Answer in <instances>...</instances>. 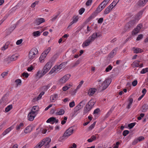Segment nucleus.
<instances>
[{
  "mask_svg": "<svg viewBox=\"0 0 148 148\" xmlns=\"http://www.w3.org/2000/svg\"><path fill=\"white\" fill-rule=\"evenodd\" d=\"M52 66V63L51 62H48L44 66L42 71H38L36 75L39 78L42 77L45 75L50 69Z\"/></svg>",
  "mask_w": 148,
  "mask_h": 148,
  "instance_id": "obj_1",
  "label": "nucleus"
},
{
  "mask_svg": "<svg viewBox=\"0 0 148 148\" xmlns=\"http://www.w3.org/2000/svg\"><path fill=\"white\" fill-rule=\"evenodd\" d=\"M74 129L72 127H69L64 134L63 136L60 137L58 141L60 142H62L63 140L66 139L68 136L71 135L73 133Z\"/></svg>",
  "mask_w": 148,
  "mask_h": 148,
  "instance_id": "obj_2",
  "label": "nucleus"
},
{
  "mask_svg": "<svg viewBox=\"0 0 148 148\" xmlns=\"http://www.w3.org/2000/svg\"><path fill=\"white\" fill-rule=\"evenodd\" d=\"M95 104V102L92 100L90 101L86 105L83 110V115H85L89 112Z\"/></svg>",
  "mask_w": 148,
  "mask_h": 148,
  "instance_id": "obj_3",
  "label": "nucleus"
},
{
  "mask_svg": "<svg viewBox=\"0 0 148 148\" xmlns=\"http://www.w3.org/2000/svg\"><path fill=\"white\" fill-rule=\"evenodd\" d=\"M38 53L37 49L35 48H32L29 51L28 54V58L32 60L35 58Z\"/></svg>",
  "mask_w": 148,
  "mask_h": 148,
  "instance_id": "obj_4",
  "label": "nucleus"
},
{
  "mask_svg": "<svg viewBox=\"0 0 148 148\" xmlns=\"http://www.w3.org/2000/svg\"><path fill=\"white\" fill-rule=\"evenodd\" d=\"M135 23V21L132 20L130 21L125 26L124 29L125 32L129 30L132 28Z\"/></svg>",
  "mask_w": 148,
  "mask_h": 148,
  "instance_id": "obj_5",
  "label": "nucleus"
},
{
  "mask_svg": "<svg viewBox=\"0 0 148 148\" xmlns=\"http://www.w3.org/2000/svg\"><path fill=\"white\" fill-rule=\"evenodd\" d=\"M38 111V110L35 111H32V110L28 114L27 116L28 120L30 121H33L36 116L35 113Z\"/></svg>",
  "mask_w": 148,
  "mask_h": 148,
  "instance_id": "obj_6",
  "label": "nucleus"
},
{
  "mask_svg": "<svg viewBox=\"0 0 148 148\" xmlns=\"http://www.w3.org/2000/svg\"><path fill=\"white\" fill-rule=\"evenodd\" d=\"M101 11L97 8L96 10L93 12L91 15L88 18L85 22L86 23L88 22L91 20L95 16H96L98 13Z\"/></svg>",
  "mask_w": 148,
  "mask_h": 148,
  "instance_id": "obj_7",
  "label": "nucleus"
},
{
  "mask_svg": "<svg viewBox=\"0 0 148 148\" xmlns=\"http://www.w3.org/2000/svg\"><path fill=\"white\" fill-rule=\"evenodd\" d=\"M110 0H104L102 2L97 8L101 11L106 6Z\"/></svg>",
  "mask_w": 148,
  "mask_h": 148,
  "instance_id": "obj_8",
  "label": "nucleus"
},
{
  "mask_svg": "<svg viewBox=\"0 0 148 148\" xmlns=\"http://www.w3.org/2000/svg\"><path fill=\"white\" fill-rule=\"evenodd\" d=\"M71 75L69 74L64 75L59 80V82L61 84H64L69 79Z\"/></svg>",
  "mask_w": 148,
  "mask_h": 148,
  "instance_id": "obj_9",
  "label": "nucleus"
},
{
  "mask_svg": "<svg viewBox=\"0 0 148 148\" xmlns=\"http://www.w3.org/2000/svg\"><path fill=\"white\" fill-rule=\"evenodd\" d=\"M110 84L109 79H106L102 84V90H105L108 87Z\"/></svg>",
  "mask_w": 148,
  "mask_h": 148,
  "instance_id": "obj_10",
  "label": "nucleus"
},
{
  "mask_svg": "<svg viewBox=\"0 0 148 148\" xmlns=\"http://www.w3.org/2000/svg\"><path fill=\"white\" fill-rule=\"evenodd\" d=\"M67 62H64L62 63L59 65H55L56 66V70H57V72L59 73L60 71V69H62L64 68L65 65L67 64Z\"/></svg>",
  "mask_w": 148,
  "mask_h": 148,
  "instance_id": "obj_11",
  "label": "nucleus"
},
{
  "mask_svg": "<svg viewBox=\"0 0 148 148\" xmlns=\"http://www.w3.org/2000/svg\"><path fill=\"white\" fill-rule=\"evenodd\" d=\"M51 141V139L50 138H46L42 140L40 142L43 146L44 145L49 144Z\"/></svg>",
  "mask_w": 148,
  "mask_h": 148,
  "instance_id": "obj_12",
  "label": "nucleus"
},
{
  "mask_svg": "<svg viewBox=\"0 0 148 148\" xmlns=\"http://www.w3.org/2000/svg\"><path fill=\"white\" fill-rule=\"evenodd\" d=\"M92 41L89 38L85 41L82 44V46L84 48L89 45L92 42Z\"/></svg>",
  "mask_w": 148,
  "mask_h": 148,
  "instance_id": "obj_13",
  "label": "nucleus"
},
{
  "mask_svg": "<svg viewBox=\"0 0 148 148\" xmlns=\"http://www.w3.org/2000/svg\"><path fill=\"white\" fill-rule=\"evenodd\" d=\"M16 27L15 24L12 25L6 31V33L7 35H10L12 32L15 29Z\"/></svg>",
  "mask_w": 148,
  "mask_h": 148,
  "instance_id": "obj_14",
  "label": "nucleus"
},
{
  "mask_svg": "<svg viewBox=\"0 0 148 148\" xmlns=\"http://www.w3.org/2000/svg\"><path fill=\"white\" fill-rule=\"evenodd\" d=\"M45 22V20L44 18H37L34 21V23L37 25H39L41 23Z\"/></svg>",
  "mask_w": 148,
  "mask_h": 148,
  "instance_id": "obj_15",
  "label": "nucleus"
},
{
  "mask_svg": "<svg viewBox=\"0 0 148 148\" xmlns=\"http://www.w3.org/2000/svg\"><path fill=\"white\" fill-rule=\"evenodd\" d=\"M142 27V24H139L136 28L134 30V34L135 35L139 32V31Z\"/></svg>",
  "mask_w": 148,
  "mask_h": 148,
  "instance_id": "obj_16",
  "label": "nucleus"
},
{
  "mask_svg": "<svg viewBox=\"0 0 148 148\" xmlns=\"http://www.w3.org/2000/svg\"><path fill=\"white\" fill-rule=\"evenodd\" d=\"M5 96L6 95H4L0 100V106L4 105L7 102V100L5 98Z\"/></svg>",
  "mask_w": 148,
  "mask_h": 148,
  "instance_id": "obj_17",
  "label": "nucleus"
},
{
  "mask_svg": "<svg viewBox=\"0 0 148 148\" xmlns=\"http://www.w3.org/2000/svg\"><path fill=\"white\" fill-rule=\"evenodd\" d=\"M132 49L134 53H135L137 54L138 53H141L143 52V49L133 47Z\"/></svg>",
  "mask_w": 148,
  "mask_h": 148,
  "instance_id": "obj_18",
  "label": "nucleus"
},
{
  "mask_svg": "<svg viewBox=\"0 0 148 148\" xmlns=\"http://www.w3.org/2000/svg\"><path fill=\"white\" fill-rule=\"evenodd\" d=\"M78 18L77 16H74L73 17V21L70 23L69 26L68 27V28L72 25L74 23H76L78 21Z\"/></svg>",
  "mask_w": 148,
  "mask_h": 148,
  "instance_id": "obj_19",
  "label": "nucleus"
},
{
  "mask_svg": "<svg viewBox=\"0 0 148 148\" xmlns=\"http://www.w3.org/2000/svg\"><path fill=\"white\" fill-rule=\"evenodd\" d=\"M140 62V61L138 60L134 61L131 64L132 66L134 68L139 67V63Z\"/></svg>",
  "mask_w": 148,
  "mask_h": 148,
  "instance_id": "obj_20",
  "label": "nucleus"
},
{
  "mask_svg": "<svg viewBox=\"0 0 148 148\" xmlns=\"http://www.w3.org/2000/svg\"><path fill=\"white\" fill-rule=\"evenodd\" d=\"M148 1V0H140L138 4L139 6H143Z\"/></svg>",
  "mask_w": 148,
  "mask_h": 148,
  "instance_id": "obj_21",
  "label": "nucleus"
},
{
  "mask_svg": "<svg viewBox=\"0 0 148 148\" xmlns=\"http://www.w3.org/2000/svg\"><path fill=\"white\" fill-rule=\"evenodd\" d=\"M97 89L95 88H91L88 91V95L90 96H92L95 93Z\"/></svg>",
  "mask_w": 148,
  "mask_h": 148,
  "instance_id": "obj_22",
  "label": "nucleus"
},
{
  "mask_svg": "<svg viewBox=\"0 0 148 148\" xmlns=\"http://www.w3.org/2000/svg\"><path fill=\"white\" fill-rule=\"evenodd\" d=\"M32 127L31 125L27 126L24 130V132L26 134L30 132L32 130Z\"/></svg>",
  "mask_w": 148,
  "mask_h": 148,
  "instance_id": "obj_23",
  "label": "nucleus"
},
{
  "mask_svg": "<svg viewBox=\"0 0 148 148\" xmlns=\"http://www.w3.org/2000/svg\"><path fill=\"white\" fill-rule=\"evenodd\" d=\"M148 108V105L147 104H144L141 108L142 112H145Z\"/></svg>",
  "mask_w": 148,
  "mask_h": 148,
  "instance_id": "obj_24",
  "label": "nucleus"
},
{
  "mask_svg": "<svg viewBox=\"0 0 148 148\" xmlns=\"http://www.w3.org/2000/svg\"><path fill=\"white\" fill-rule=\"evenodd\" d=\"M98 36L97 33H94L91 36L88 38L92 41H94L95 39Z\"/></svg>",
  "mask_w": 148,
  "mask_h": 148,
  "instance_id": "obj_25",
  "label": "nucleus"
},
{
  "mask_svg": "<svg viewBox=\"0 0 148 148\" xmlns=\"http://www.w3.org/2000/svg\"><path fill=\"white\" fill-rule=\"evenodd\" d=\"M45 93L44 92H41L40 94L39 95L38 97L37 98H34L33 99V101H37L41 99L42 96Z\"/></svg>",
  "mask_w": 148,
  "mask_h": 148,
  "instance_id": "obj_26",
  "label": "nucleus"
},
{
  "mask_svg": "<svg viewBox=\"0 0 148 148\" xmlns=\"http://www.w3.org/2000/svg\"><path fill=\"white\" fill-rule=\"evenodd\" d=\"M144 10H142L140 11L137 14H136V16H135V19L138 20L139 19V18L141 17L142 15L143 14V12Z\"/></svg>",
  "mask_w": 148,
  "mask_h": 148,
  "instance_id": "obj_27",
  "label": "nucleus"
},
{
  "mask_svg": "<svg viewBox=\"0 0 148 148\" xmlns=\"http://www.w3.org/2000/svg\"><path fill=\"white\" fill-rule=\"evenodd\" d=\"M47 56L45 55L44 53H42L40 56L39 60L41 63L42 62L44 59Z\"/></svg>",
  "mask_w": 148,
  "mask_h": 148,
  "instance_id": "obj_28",
  "label": "nucleus"
},
{
  "mask_svg": "<svg viewBox=\"0 0 148 148\" xmlns=\"http://www.w3.org/2000/svg\"><path fill=\"white\" fill-rule=\"evenodd\" d=\"M82 108L81 107V105L79 103L74 108V112L75 113Z\"/></svg>",
  "mask_w": 148,
  "mask_h": 148,
  "instance_id": "obj_29",
  "label": "nucleus"
},
{
  "mask_svg": "<svg viewBox=\"0 0 148 148\" xmlns=\"http://www.w3.org/2000/svg\"><path fill=\"white\" fill-rule=\"evenodd\" d=\"M112 9V8H110V7H107L104 11L103 14H108Z\"/></svg>",
  "mask_w": 148,
  "mask_h": 148,
  "instance_id": "obj_30",
  "label": "nucleus"
},
{
  "mask_svg": "<svg viewBox=\"0 0 148 148\" xmlns=\"http://www.w3.org/2000/svg\"><path fill=\"white\" fill-rule=\"evenodd\" d=\"M56 119V118L54 117H51L47 121V123H50L52 124L54 123V121Z\"/></svg>",
  "mask_w": 148,
  "mask_h": 148,
  "instance_id": "obj_31",
  "label": "nucleus"
},
{
  "mask_svg": "<svg viewBox=\"0 0 148 148\" xmlns=\"http://www.w3.org/2000/svg\"><path fill=\"white\" fill-rule=\"evenodd\" d=\"M56 66H55L50 71L49 73V74H51L54 72H55L56 73H58L57 72V70H56Z\"/></svg>",
  "mask_w": 148,
  "mask_h": 148,
  "instance_id": "obj_32",
  "label": "nucleus"
},
{
  "mask_svg": "<svg viewBox=\"0 0 148 148\" xmlns=\"http://www.w3.org/2000/svg\"><path fill=\"white\" fill-rule=\"evenodd\" d=\"M114 49L112 50L109 54L108 57L110 58H112L116 54V53L114 52Z\"/></svg>",
  "mask_w": 148,
  "mask_h": 148,
  "instance_id": "obj_33",
  "label": "nucleus"
},
{
  "mask_svg": "<svg viewBox=\"0 0 148 148\" xmlns=\"http://www.w3.org/2000/svg\"><path fill=\"white\" fill-rule=\"evenodd\" d=\"M79 63V61L78 60H77L74 64L72 63L71 64V68L74 67L76 66Z\"/></svg>",
  "mask_w": 148,
  "mask_h": 148,
  "instance_id": "obj_34",
  "label": "nucleus"
},
{
  "mask_svg": "<svg viewBox=\"0 0 148 148\" xmlns=\"http://www.w3.org/2000/svg\"><path fill=\"white\" fill-rule=\"evenodd\" d=\"M24 124L23 123H21L18 125H17L16 127V129L17 130H19L22 127H23Z\"/></svg>",
  "mask_w": 148,
  "mask_h": 148,
  "instance_id": "obj_35",
  "label": "nucleus"
},
{
  "mask_svg": "<svg viewBox=\"0 0 148 148\" xmlns=\"http://www.w3.org/2000/svg\"><path fill=\"white\" fill-rule=\"evenodd\" d=\"M64 113V109H61L58 112H56V114L57 115H61L63 114Z\"/></svg>",
  "mask_w": 148,
  "mask_h": 148,
  "instance_id": "obj_36",
  "label": "nucleus"
},
{
  "mask_svg": "<svg viewBox=\"0 0 148 148\" xmlns=\"http://www.w3.org/2000/svg\"><path fill=\"white\" fill-rule=\"evenodd\" d=\"M58 95L57 94H56L50 97V100H52L51 102H53L56 100V98L58 97Z\"/></svg>",
  "mask_w": 148,
  "mask_h": 148,
  "instance_id": "obj_37",
  "label": "nucleus"
},
{
  "mask_svg": "<svg viewBox=\"0 0 148 148\" xmlns=\"http://www.w3.org/2000/svg\"><path fill=\"white\" fill-rule=\"evenodd\" d=\"M86 101L87 100L86 99H84L82 101L79 103L82 108H83L84 106L85 105Z\"/></svg>",
  "mask_w": 148,
  "mask_h": 148,
  "instance_id": "obj_38",
  "label": "nucleus"
},
{
  "mask_svg": "<svg viewBox=\"0 0 148 148\" xmlns=\"http://www.w3.org/2000/svg\"><path fill=\"white\" fill-rule=\"evenodd\" d=\"M12 108V105H10L7 106L5 108V111L6 112H8L10 111Z\"/></svg>",
  "mask_w": 148,
  "mask_h": 148,
  "instance_id": "obj_39",
  "label": "nucleus"
},
{
  "mask_svg": "<svg viewBox=\"0 0 148 148\" xmlns=\"http://www.w3.org/2000/svg\"><path fill=\"white\" fill-rule=\"evenodd\" d=\"M33 34L34 36H39L40 35V33L39 31H36L34 32Z\"/></svg>",
  "mask_w": 148,
  "mask_h": 148,
  "instance_id": "obj_40",
  "label": "nucleus"
},
{
  "mask_svg": "<svg viewBox=\"0 0 148 148\" xmlns=\"http://www.w3.org/2000/svg\"><path fill=\"white\" fill-rule=\"evenodd\" d=\"M51 49L50 47H49L47 48V49L45 50L43 53H44L45 55H46V56H47V54L50 51Z\"/></svg>",
  "mask_w": 148,
  "mask_h": 148,
  "instance_id": "obj_41",
  "label": "nucleus"
},
{
  "mask_svg": "<svg viewBox=\"0 0 148 148\" xmlns=\"http://www.w3.org/2000/svg\"><path fill=\"white\" fill-rule=\"evenodd\" d=\"M136 123V122H134L129 124L128 127L130 129H132L135 126Z\"/></svg>",
  "mask_w": 148,
  "mask_h": 148,
  "instance_id": "obj_42",
  "label": "nucleus"
},
{
  "mask_svg": "<svg viewBox=\"0 0 148 148\" xmlns=\"http://www.w3.org/2000/svg\"><path fill=\"white\" fill-rule=\"evenodd\" d=\"M9 130L10 129H8V128L6 129L2 134L3 136H4L5 135L9 133L10 132Z\"/></svg>",
  "mask_w": 148,
  "mask_h": 148,
  "instance_id": "obj_43",
  "label": "nucleus"
},
{
  "mask_svg": "<svg viewBox=\"0 0 148 148\" xmlns=\"http://www.w3.org/2000/svg\"><path fill=\"white\" fill-rule=\"evenodd\" d=\"M112 69V67L111 65H109L106 69V72H108L111 70Z\"/></svg>",
  "mask_w": 148,
  "mask_h": 148,
  "instance_id": "obj_44",
  "label": "nucleus"
},
{
  "mask_svg": "<svg viewBox=\"0 0 148 148\" xmlns=\"http://www.w3.org/2000/svg\"><path fill=\"white\" fill-rule=\"evenodd\" d=\"M92 1V0H88L86 3V5L87 6L90 5Z\"/></svg>",
  "mask_w": 148,
  "mask_h": 148,
  "instance_id": "obj_45",
  "label": "nucleus"
},
{
  "mask_svg": "<svg viewBox=\"0 0 148 148\" xmlns=\"http://www.w3.org/2000/svg\"><path fill=\"white\" fill-rule=\"evenodd\" d=\"M18 56L15 55H12L10 58V60L12 61L15 60L17 58Z\"/></svg>",
  "mask_w": 148,
  "mask_h": 148,
  "instance_id": "obj_46",
  "label": "nucleus"
},
{
  "mask_svg": "<svg viewBox=\"0 0 148 148\" xmlns=\"http://www.w3.org/2000/svg\"><path fill=\"white\" fill-rule=\"evenodd\" d=\"M85 9L84 8H82L79 10V13L80 15H82L84 12Z\"/></svg>",
  "mask_w": 148,
  "mask_h": 148,
  "instance_id": "obj_47",
  "label": "nucleus"
},
{
  "mask_svg": "<svg viewBox=\"0 0 148 148\" xmlns=\"http://www.w3.org/2000/svg\"><path fill=\"white\" fill-rule=\"evenodd\" d=\"M81 86L80 85H79L77 86L76 88L74 91H73L72 93H71L72 95H73L74 94L76 93L77 90L79 89L81 87Z\"/></svg>",
  "mask_w": 148,
  "mask_h": 148,
  "instance_id": "obj_48",
  "label": "nucleus"
},
{
  "mask_svg": "<svg viewBox=\"0 0 148 148\" xmlns=\"http://www.w3.org/2000/svg\"><path fill=\"white\" fill-rule=\"evenodd\" d=\"M129 133V131L127 130H125L123 132V135L124 136H126Z\"/></svg>",
  "mask_w": 148,
  "mask_h": 148,
  "instance_id": "obj_49",
  "label": "nucleus"
},
{
  "mask_svg": "<svg viewBox=\"0 0 148 148\" xmlns=\"http://www.w3.org/2000/svg\"><path fill=\"white\" fill-rule=\"evenodd\" d=\"M100 112V110L99 108H97L95 109L93 112V114H98Z\"/></svg>",
  "mask_w": 148,
  "mask_h": 148,
  "instance_id": "obj_50",
  "label": "nucleus"
},
{
  "mask_svg": "<svg viewBox=\"0 0 148 148\" xmlns=\"http://www.w3.org/2000/svg\"><path fill=\"white\" fill-rule=\"evenodd\" d=\"M139 141L138 140V139L136 138L133 141V142L132 143V145H136Z\"/></svg>",
  "mask_w": 148,
  "mask_h": 148,
  "instance_id": "obj_51",
  "label": "nucleus"
},
{
  "mask_svg": "<svg viewBox=\"0 0 148 148\" xmlns=\"http://www.w3.org/2000/svg\"><path fill=\"white\" fill-rule=\"evenodd\" d=\"M42 146L41 143L39 142L34 148H40Z\"/></svg>",
  "mask_w": 148,
  "mask_h": 148,
  "instance_id": "obj_52",
  "label": "nucleus"
},
{
  "mask_svg": "<svg viewBox=\"0 0 148 148\" xmlns=\"http://www.w3.org/2000/svg\"><path fill=\"white\" fill-rule=\"evenodd\" d=\"M69 107L70 108H73L75 106V103L74 101L70 102L69 104Z\"/></svg>",
  "mask_w": 148,
  "mask_h": 148,
  "instance_id": "obj_53",
  "label": "nucleus"
},
{
  "mask_svg": "<svg viewBox=\"0 0 148 148\" xmlns=\"http://www.w3.org/2000/svg\"><path fill=\"white\" fill-rule=\"evenodd\" d=\"M118 1L117 2H115V3H114L115 4V5H114L113 4V3H111V4H110L108 7H110V8H114L116 5V4L118 3Z\"/></svg>",
  "mask_w": 148,
  "mask_h": 148,
  "instance_id": "obj_54",
  "label": "nucleus"
},
{
  "mask_svg": "<svg viewBox=\"0 0 148 148\" xmlns=\"http://www.w3.org/2000/svg\"><path fill=\"white\" fill-rule=\"evenodd\" d=\"M15 82L16 83V84L18 86L21 83V80L20 79H17L15 81Z\"/></svg>",
  "mask_w": 148,
  "mask_h": 148,
  "instance_id": "obj_55",
  "label": "nucleus"
},
{
  "mask_svg": "<svg viewBox=\"0 0 148 148\" xmlns=\"http://www.w3.org/2000/svg\"><path fill=\"white\" fill-rule=\"evenodd\" d=\"M143 38V35L142 34H140L136 38V40H139L141 39H142Z\"/></svg>",
  "mask_w": 148,
  "mask_h": 148,
  "instance_id": "obj_56",
  "label": "nucleus"
},
{
  "mask_svg": "<svg viewBox=\"0 0 148 148\" xmlns=\"http://www.w3.org/2000/svg\"><path fill=\"white\" fill-rule=\"evenodd\" d=\"M8 74V71L6 72H3L1 74V76L3 78L5 76H7Z\"/></svg>",
  "mask_w": 148,
  "mask_h": 148,
  "instance_id": "obj_57",
  "label": "nucleus"
},
{
  "mask_svg": "<svg viewBox=\"0 0 148 148\" xmlns=\"http://www.w3.org/2000/svg\"><path fill=\"white\" fill-rule=\"evenodd\" d=\"M103 21V18H99L98 21V23L99 24L102 23Z\"/></svg>",
  "mask_w": 148,
  "mask_h": 148,
  "instance_id": "obj_58",
  "label": "nucleus"
},
{
  "mask_svg": "<svg viewBox=\"0 0 148 148\" xmlns=\"http://www.w3.org/2000/svg\"><path fill=\"white\" fill-rule=\"evenodd\" d=\"M132 84L133 86H136L137 84V80H134L132 82Z\"/></svg>",
  "mask_w": 148,
  "mask_h": 148,
  "instance_id": "obj_59",
  "label": "nucleus"
},
{
  "mask_svg": "<svg viewBox=\"0 0 148 148\" xmlns=\"http://www.w3.org/2000/svg\"><path fill=\"white\" fill-rule=\"evenodd\" d=\"M139 141H140L144 140L145 138L143 136H141L138 137V138Z\"/></svg>",
  "mask_w": 148,
  "mask_h": 148,
  "instance_id": "obj_60",
  "label": "nucleus"
},
{
  "mask_svg": "<svg viewBox=\"0 0 148 148\" xmlns=\"http://www.w3.org/2000/svg\"><path fill=\"white\" fill-rule=\"evenodd\" d=\"M23 40L21 39L18 40L16 42V44L17 45H18L20 44L22 42Z\"/></svg>",
  "mask_w": 148,
  "mask_h": 148,
  "instance_id": "obj_61",
  "label": "nucleus"
},
{
  "mask_svg": "<svg viewBox=\"0 0 148 148\" xmlns=\"http://www.w3.org/2000/svg\"><path fill=\"white\" fill-rule=\"evenodd\" d=\"M29 74L28 73H22V75L23 76H25V78H27L29 76Z\"/></svg>",
  "mask_w": 148,
  "mask_h": 148,
  "instance_id": "obj_62",
  "label": "nucleus"
},
{
  "mask_svg": "<svg viewBox=\"0 0 148 148\" xmlns=\"http://www.w3.org/2000/svg\"><path fill=\"white\" fill-rule=\"evenodd\" d=\"M38 1H35L31 5V7L32 8L34 7L36 4H37L38 3Z\"/></svg>",
  "mask_w": 148,
  "mask_h": 148,
  "instance_id": "obj_63",
  "label": "nucleus"
},
{
  "mask_svg": "<svg viewBox=\"0 0 148 148\" xmlns=\"http://www.w3.org/2000/svg\"><path fill=\"white\" fill-rule=\"evenodd\" d=\"M69 89V88L67 85L64 86L62 88V90L64 91H66Z\"/></svg>",
  "mask_w": 148,
  "mask_h": 148,
  "instance_id": "obj_64",
  "label": "nucleus"
}]
</instances>
